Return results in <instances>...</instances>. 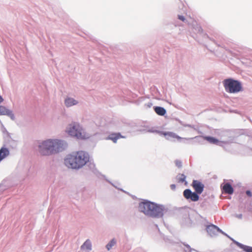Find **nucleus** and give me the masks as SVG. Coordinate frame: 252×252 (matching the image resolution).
Masks as SVG:
<instances>
[{
  "mask_svg": "<svg viewBox=\"0 0 252 252\" xmlns=\"http://www.w3.org/2000/svg\"><path fill=\"white\" fill-rule=\"evenodd\" d=\"M89 161L88 154L84 151H78L68 155L64 159V164L68 168L79 169Z\"/></svg>",
  "mask_w": 252,
  "mask_h": 252,
  "instance_id": "f257e3e1",
  "label": "nucleus"
},
{
  "mask_svg": "<svg viewBox=\"0 0 252 252\" xmlns=\"http://www.w3.org/2000/svg\"><path fill=\"white\" fill-rule=\"evenodd\" d=\"M64 144L61 140L49 139L39 145V152L43 156H48L62 151Z\"/></svg>",
  "mask_w": 252,
  "mask_h": 252,
  "instance_id": "f03ea898",
  "label": "nucleus"
},
{
  "mask_svg": "<svg viewBox=\"0 0 252 252\" xmlns=\"http://www.w3.org/2000/svg\"><path fill=\"white\" fill-rule=\"evenodd\" d=\"M139 210L145 215L154 218L163 216V209L159 206L150 201H144L139 203Z\"/></svg>",
  "mask_w": 252,
  "mask_h": 252,
  "instance_id": "7ed1b4c3",
  "label": "nucleus"
},
{
  "mask_svg": "<svg viewBox=\"0 0 252 252\" xmlns=\"http://www.w3.org/2000/svg\"><path fill=\"white\" fill-rule=\"evenodd\" d=\"M192 186L195 192H192L190 189H186L184 191L183 195L187 199H190L192 201H197L199 198L198 194H200L203 192L204 186L199 181L193 180L192 183Z\"/></svg>",
  "mask_w": 252,
  "mask_h": 252,
  "instance_id": "20e7f679",
  "label": "nucleus"
},
{
  "mask_svg": "<svg viewBox=\"0 0 252 252\" xmlns=\"http://www.w3.org/2000/svg\"><path fill=\"white\" fill-rule=\"evenodd\" d=\"M66 132L70 136L75 137L78 139H84L87 137L84 129L77 123H72L69 125Z\"/></svg>",
  "mask_w": 252,
  "mask_h": 252,
  "instance_id": "39448f33",
  "label": "nucleus"
},
{
  "mask_svg": "<svg viewBox=\"0 0 252 252\" xmlns=\"http://www.w3.org/2000/svg\"><path fill=\"white\" fill-rule=\"evenodd\" d=\"M223 86L226 91L229 93H236L241 91L242 89L241 83L232 79L224 80Z\"/></svg>",
  "mask_w": 252,
  "mask_h": 252,
  "instance_id": "423d86ee",
  "label": "nucleus"
},
{
  "mask_svg": "<svg viewBox=\"0 0 252 252\" xmlns=\"http://www.w3.org/2000/svg\"><path fill=\"white\" fill-rule=\"evenodd\" d=\"M206 230L211 236L215 235L217 232L221 231L219 227L215 225H209L207 227Z\"/></svg>",
  "mask_w": 252,
  "mask_h": 252,
  "instance_id": "0eeeda50",
  "label": "nucleus"
},
{
  "mask_svg": "<svg viewBox=\"0 0 252 252\" xmlns=\"http://www.w3.org/2000/svg\"><path fill=\"white\" fill-rule=\"evenodd\" d=\"M223 191L228 194H232L234 190L231 185L229 183L225 184L222 187Z\"/></svg>",
  "mask_w": 252,
  "mask_h": 252,
  "instance_id": "6e6552de",
  "label": "nucleus"
},
{
  "mask_svg": "<svg viewBox=\"0 0 252 252\" xmlns=\"http://www.w3.org/2000/svg\"><path fill=\"white\" fill-rule=\"evenodd\" d=\"M0 115H8L13 117L12 112L7 109L6 107L0 105Z\"/></svg>",
  "mask_w": 252,
  "mask_h": 252,
  "instance_id": "1a4fd4ad",
  "label": "nucleus"
},
{
  "mask_svg": "<svg viewBox=\"0 0 252 252\" xmlns=\"http://www.w3.org/2000/svg\"><path fill=\"white\" fill-rule=\"evenodd\" d=\"M64 103L67 107H70L77 104L78 101L72 98L68 97L65 100Z\"/></svg>",
  "mask_w": 252,
  "mask_h": 252,
  "instance_id": "9d476101",
  "label": "nucleus"
},
{
  "mask_svg": "<svg viewBox=\"0 0 252 252\" xmlns=\"http://www.w3.org/2000/svg\"><path fill=\"white\" fill-rule=\"evenodd\" d=\"M154 109L155 112L159 116H163L166 113L165 109L161 107L155 106Z\"/></svg>",
  "mask_w": 252,
  "mask_h": 252,
  "instance_id": "9b49d317",
  "label": "nucleus"
},
{
  "mask_svg": "<svg viewBox=\"0 0 252 252\" xmlns=\"http://www.w3.org/2000/svg\"><path fill=\"white\" fill-rule=\"evenodd\" d=\"M9 155V151L5 148H2L0 150V161Z\"/></svg>",
  "mask_w": 252,
  "mask_h": 252,
  "instance_id": "f8f14e48",
  "label": "nucleus"
},
{
  "mask_svg": "<svg viewBox=\"0 0 252 252\" xmlns=\"http://www.w3.org/2000/svg\"><path fill=\"white\" fill-rule=\"evenodd\" d=\"M92 249V244L89 240H87L81 246V249L86 251H90Z\"/></svg>",
  "mask_w": 252,
  "mask_h": 252,
  "instance_id": "ddd939ff",
  "label": "nucleus"
},
{
  "mask_svg": "<svg viewBox=\"0 0 252 252\" xmlns=\"http://www.w3.org/2000/svg\"><path fill=\"white\" fill-rule=\"evenodd\" d=\"M124 137L122 136L120 133H112L111 134L109 139L112 140L114 143H116L117 140L120 138H124Z\"/></svg>",
  "mask_w": 252,
  "mask_h": 252,
  "instance_id": "4468645a",
  "label": "nucleus"
},
{
  "mask_svg": "<svg viewBox=\"0 0 252 252\" xmlns=\"http://www.w3.org/2000/svg\"><path fill=\"white\" fill-rule=\"evenodd\" d=\"M203 139L212 144H217L219 142L216 138L210 136H204Z\"/></svg>",
  "mask_w": 252,
  "mask_h": 252,
  "instance_id": "2eb2a0df",
  "label": "nucleus"
},
{
  "mask_svg": "<svg viewBox=\"0 0 252 252\" xmlns=\"http://www.w3.org/2000/svg\"><path fill=\"white\" fill-rule=\"evenodd\" d=\"M176 179L179 182L183 183L185 181L186 176L183 174H179L177 176Z\"/></svg>",
  "mask_w": 252,
  "mask_h": 252,
  "instance_id": "dca6fc26",
  "label": "nucleus"
},
{
  "mask_svg": "<svg viewBox=\"0 0 252 252\" xmlns=\"http://www.w3.org/2000/svg\"><path fill=\"white\" fill-rule=\"evenodd\" d=\"M116 243V241L114 239H112L107 245L106 248L108 250H110L111 248L114 246Z\"/></svg>",
  "mask_w": 252,
  "mask_h": 252,
  "instance_id": "f3484780",
  "label": "nucleus"
},
{
  "mask_svg": "<svg viewBox=\"0 0 252 252\" xmlns=\"http://www.w3.org/2000/svg\"><path fill=\"white\" fill-rule=\"evenodd\" d=\"M243 250L246 252H252V247L247 246L243 247Z\"/></svg>",
  "mask_w": 252,
  "mask_h": 252,
  "instance_id": "a211bd4d",
  "label": "nucleus"
},
{
  "mask_svg": "<svg viewBox=\"0 0 252 252\" xmlns=\"http://www.w3.org/2000/svg\"><path fill=\"white\" fill-rule=\"evenodd\" d=\"M175 164H176V165L178 168H181L182 166V162L181 161H180L179 160H176L175 161Z\"/></svg>",
  "mask_w": 252,
  "mask_h": 252,
  "instance_id": "6ab92c4d",
  "label": "nucleus"
},
{
  "mask_svg": "<svg viewBox=\"0 0 252 252\" xmlns=\"http://www.w3.org/2000/svg\"><path fill=\"white\" fill-rule=\"evenodd\" d=\"M163 134L166 136H169V137H172L173 136V133L172 132H164L163 133Z\"/></svg>",
  "mask_w": 252,
  "mask_h": 252,
  "instance_id": "aec40b11",
  "label": "nucleus"
},
{
  "mask_svg": "<svg viewBox=\"0 0 252 252\" xmlns=\"http://www.w3.org/2000/svg\"><path fill=\"white\" fill-rule=\"evenodd\" d=\"M178 18H179V19H180V20H181L183 22H184L185 21V18L183 16L179 15Z\"/></svg>",
  "mask_w": 252,
  "mask_h": 252,
  "instance_id": "412c9836",
  "label": "nucleus"
},
{
  "mask_svg": "<svg viewBox=\"0 0 252 252\" xmlns=\"http://www.w3.org/2000/svg\"><path fill=\"white\" fill-rule=\"evenodd\" d=\"M246 194H247L249 196H252V193H251V192L250 190H247V191H246Z\"/></svg>",
  "mask_w": 252,
  "mask_h": 252,
  "instance_id": "4be33fe9",
  "label": "nucleus"
},
{
  "mask_svg": "<svg viewBox=\"0 0 252 252\" xmlns=\"http://www.w3.org/2000/svg\"><path fill=\"white\" fill-rule=\"evenodd\" d=\"M3 100V99L2 98L1 96H0V103H1Z\"/></svg>",
  "mask_w": 252,
  "mask_h": 252,
  "instance_id": "5701e85b",
  "label": "nucleus"
},
{
  "mask_svg": "<svg viewBox=\"0 0 252 252\" xmlns=\"http://www.w3.org/2000/svg\"><path fill=\"white\" fill-rule=\"evenodd\" d=\"M147 105L148 107H150L152 105V104L151 103H150L147 104Z\"/></svg>",
  "mask_w": 252,
  "mask_h": 252,
  "instance_id": "b1692460",
  "label": "nucleus"
},
{
  "mask_svg": "<svg viewBox=\"0 0 252 252\" xmlns=\"http://www.w3.org/2000/svg\"><path fill=\"white\" fill-rule=\"evenodd\" d=\"M170 187H171V188H173V185H171L170 186Z\"/></svg>",
  "mask_w": 252,
  "mask_h": 252,
  "instance_id": "393cba45",
  "label": "nucleus"
}]
</instances>
